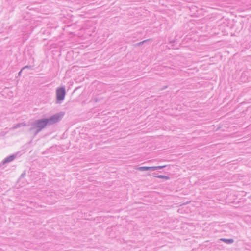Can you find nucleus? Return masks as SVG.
Wrapping results in <instances>:
<instances>
[{
	"mask_svg": "<svg viewBox=\"0 0 251 251\" xmlns=\"http://www.w3.org/2000/svg\"><path fill=\"white\" fill-rule=\"evenodd\" d=\"M61 117V115L59 114L55 115L51 117L50 119H48L49 120V124H52L58 121Z\"/></svg>",
	"mask_w": 251,
	"mask_h": 251,
	"instance_id": "7ed1b4c3",
	"label": "nucleus"
},
{
	"mask_svg": "<svg viewBox=\"0 0 251 251\" xmlns=\"http://www.w3.org/2000/svg\"><path fill=\"white\" fill-rule=\"evenodd\" d=\"M48 123L49 120L47 119L39 120L36 123L37 127L40 129H42L48 124Z\"/></svg>",
	"mask_w": 251,
	"mask_h": 251,
	"instance_id": "f03ea898",
	"label": "nucleus"
},
{
	"mask_svg": "<svg viewBox=\"0 0 251 251\" xmlns=\"http://www.w3.org/2000/svg\"><path fill=\"white\" fill-rule=\"evenodd\" d=\"M225 242H226V243H232L233 242V240L232 239H229V240H226V239H224L223 240Z\"/></svg>",
	"mask_w": 251,
	"mask_h": 251,
	"instance_id": "39448f33",
	"label": "nucleus"
},
{
	"mask_svg": "<svg viewBox=\"0 0 251 251\" xmlns=\"http://www.w3.org/2000/svg\"><path fill=\"white\" fill-rule=\"evenodd\" d=\"M164 167H165V166H156V167H141L138 168V169L139 170H141V171H146V170H148L150 169L155 170L156 169L162 168Z\"/></svg>",
	"mask_w": 251,
	"mask_h": 251,
	"instance_id": "20e7f679",
	"label": "nucleus"
},
{
	"mask_svg": "<svg viewBox=\"0 0 251 251\" xmlns=\"http://www.w3.org/2000/svg\"><path fill=\"white\" fill-rule=\"evenodd\" d=\"M57 99L59 100H62L64 99L65 95V90L63 88H60L56 91Z\"/></svg>",
	"mask_w": 251,
	"mask_h": 251,
	"instance_id": "f257e3e1",
	"label": "nucleus"
},
{
	"mask_svg": "<svg viewBox=\"0 0 251 251\" xmlns=\"http://www.w3.org/2000/svg\"><path fill=\"white\" fill-rule=\"evenodd\" d=\"M158 177L162 178H165L166 179H168V177L165 176H158Z\"/></svg>",
	"mask_w": 251,
	"mask_h": 251,
	"instance_id": "423d86ee",
	"label": "nucleus"
}]
</instances>
